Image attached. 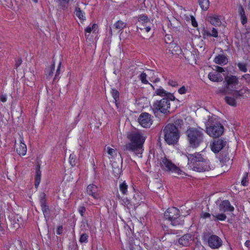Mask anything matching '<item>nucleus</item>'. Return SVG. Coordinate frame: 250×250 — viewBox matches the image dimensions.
I'll return each instance as SVG.
<instances>
[{"instance_id": "412c9836", "label": "nucleus", "mask_w": 250, "mask_h": 250, "mask_svg": "<svg viewBox=\"0 0 250 250\" xmlns=\"http://www.w3.org/2000/svg\"><path fill=\"white\" fill-rule=\"evenodd\" d=\"M208 78L212 82H222L223 78L222 75L217 72H210L208 74Z\"/></svg>"}, {"instance_id": "4468645a", "label": "nucleus", "mask_w": 250, "mask_h": 250, "mask_svg": "<svg viewBox=\"0 0 250 250\" xmlns=\"http://www.w3.org/2000/svg\"><path fill=\"white\" fill-rule=\"evenodd\" d=\"M227 144V142L222 139L214 141L210 145L211 150L214 153L219 152Z\"/></svg>"}, {"instance_id": "0e129e2a", "label": "nucleus", "mask_w": 250, "mask_h": 250, "mask_svg": "<svg viewBox=\"0 0 250 250\" xmlns=\"http://www.w3.org/2000/svg\"><path fill=\"white\" fill-rule=\"evenodd\" d=\"M63 228L62 226H60L57 228L56 233L58 235H60L62 233Z\"/></svg>"}, {"instance_id": "39448f33", "label": "nucleus", "mask_w": 250, "mask_h": 250, "mask_svg": "<svg viewBox=\"0 0 250 250\" xmlns=\"http://www.w3.org/2000/svg\"><path fill=\"white\" fill-rule=\"evenodd\" d=\"M165 141L168 145L176 144L180 138L178 128L174 124H168L163 129Z\"/></svg>"}, {"instance_id": "37998d69", "label": "nucleus", "mask_w": 250, "mask_h": 250, "mask_svg": "<svg viewBox=\"0 0 250 250\" xmlns=\"http://www.w3.org/2000/svg\"><path fill=\"white\" fill-rule=\"evenodd\" d=\"M40 203L41 207L46 206V199L45 195L44 193H42L40 195Z\"/></svg>"}, {"instance_id": "dca6fc26", "label": "nucleus", "mask_w": 250, "mask_h": 250, "mask_svg": "<svg viewBox=\"0 0 250 250\" xmlns=\"http://www.w3.org/2000/svg\"><path fill=\"white\" fill-rule=\"evenodd\" d=\"M202 33L203 38L205 39L211 37L214 38H217L218 37V31L214 27H204L202 29Z\"/></svg>"}, {"instance_id": "0eeeda50", "label": "nucleus", "mask_w": 250, "mask_h": 250, "mask_svg": "<svg viewBox=\"0 0 250 250\" xmlns=\"http://www.w3.org/2000/svg\"><path fill=\"white\" fill-rule=\"evenodd\" d=\"M137 30L138 33L149 32L152 26L149 19L145 15H140L137 17V21L135 22Z\"/></svg>"}, {"instance_id": "774afa93", "label": "nucleus", "mask_w": 250, "mask_h": 250, "mask_svg": "<svg viewBox=\"0 0 250 250\" xmlns=\"http://www.w3.org/2000/svg\"><path fill=\"white\" fill-rule=\"evenodd\" d=\"M247 43H248V42H247ZM248 48H250V44H248L247 45L244 44V46H243V48L244 52L249 51Z\"/></svg>"}, {"instance_id": "f704fd0d", "label": "nucleus", "mask_w": 250, "mask_h": 250, "mask_svg": "<svg viewBox=\"0 0 250 250\" xmlns=\"http://www.w3.org/2000/svg\"><path fill=\"white\" fill-rule=\"evenodd\" d=\"M180 23L175 18L172 19L171 20H169V23H168V26H170L173 28H177L179 26Z\"/></svg>"}, {"instance_id": "ea45409f", "label": "nucleus", "mask_w": 250, "mask_h": 250, "mask_svg": "<svg viewBox=\"0 0 250 250\" xmlns=\"http://www.w3.org/2000/svg\"><path fill=\"white\" fill-rule=\"evenodd\" d=\"M111 93L114 100H115V103L117 105V102L119 98V93L116 89H112Z\"/></svg>"}, {"instance_id": "20e7f679", "label": "nucleus", "mask_w": 250, "mask_h": 250, "mask_svg": "<svg viewBox=\"0 0 250 250\" xmlns=\"http://www.w3.org/2000/svg\"><path fill=\"white\" fill-rule=\"evenodd\" d=\"M175 100V97L173 94H168L167 98H163L160 100L155 102L151 106L153 113L155 114L159 111L166 114L170 112V102Z\"/></svg>"}, {"instance_id": "c9c22d12", "label": "nucleus", "mask_w": 250, "mask_h": 250, "mask_svg": "<svg viewBox=\"0 0 250 250\" xmlns=\"http://www.w3.org/2000/svg\"><path fill=\"white\" fill-rule=\"evenodd\" d=\"M41 207L44 218L47 220L49 218L50 210L49 207L47 205Z\"/></svg>"}, {"instance_id": "8fccbe9b", "label": "nucleus", "mask_w": 250, "mask_h": 250, "mask_svg": "<svg viewBox=\"0 0 250 250\" xmlns=\"http://www.w3.org/2000/svg\"><path fill=\"white\" fill-rule=\"evenodd\" d=\"M78 211L80 213L82 216H83V213L85 212L86 209L83 206H80L78 208Z\"/></svg>"}, {"instance_id": "680f3d73", "label": "nucleus", "mask_w": 250, "mask_h": 250, "mask_svg": "<svg viewBox=\"0 0 250 250\" xmlns=\"http://www.w3.org/2000/svg\"><path fill=\"white\" fill-rule=\"evenodd\" d=\"M201 217H202L203 218H208L210 216V214L208 213V212H202L201 213Z\"/></svg>"}, {"instance_id": "e433bc0d", "label": "nucleus", "mask_w": 250, "mask_h": 250, "mask_svg": "<svg viewBox=\"0 0 250 250\" xmlns=\"http://www.w3.org/2000/svg\"><path fill=\"white\" fill-rule=\"evenodd\" d=\"M226 102L229 105L232 106H236V103L234 98H232L229 96H226L225 98Z\"/></svg>"}, {"instance_id": "cd10ccee", "label": "nucleus", "mask_w": 250, "mask_h": 250, "mask_svg": "<svg viewBox=\"0 0 250 250\" xmlns=\"http://www.w3.org/2000/svg\"><path fill=\"white\" fill-rule=\"evenodd\" d=\"M167 44V49H168L169 52L171 54H173L174 52H176L179 49V47L174 42H169Z\"/></svg>"}, {"instance_id": "864d4df0", "label": "nucleus", "mask_w": 250, "mask_h": 250, "mask_svg": "<svg viewBox=\"0 0 250 250\" xmlns=\"http://www.w3.org/2000/svg\"><path fill=\"white\" fill-rule=\"evenodd\" d=\"M238 12H239L240 17L245 15V10L242 5L239 6V9H238Z\"/></svg>"}, {"instance_id": "338daca9", "label": "nucleus", "mask_w": 250, "mask_h": 250, "mask_svg": "<svg viewBox=\"0 0 250 250\" xmlns=\"http://www.w3.org/2000/svg\"><path fill=\"white\" fill-rule=\"evenodd\" d=\"M243 78L245 79L247 82H250V75L249 74H245L243 76Z\"/></svg>"}, {"instance_id": "72a5a7b5", "label": "nucleus", "mask_w": 250, "mask_h": 250, "mask_svg": "<svg viewBox=\"0 0 250 250\" xmlns=\"http://www.w3.org/2000/svg\"><path fill=\"white\" fill-rule=\"evenodd\" d=\"M128 186L125 181L121 183L119 185V189L121 192L124 194L126 195L127 192Z\"/></svg>"}, {"instance_id": "79ce46f5", "label": "nucleus", "mask_w": 250, "mask_h": 250, "mask_svg": "<svg viewBox=\"0 0 250 250\" xmlns=\"http://www.w3.org/2000/svg\"><path fill=\"white\" fill-rule=\"evenodd\" d=\"M237 66L239 70L243 72L247 71V64L243 62H239L237 63Z\"/></svg>"}, {"instance_id": "5701e85b", "label": "nucleus", "mask_w": 250, "mask_h": 250, "mask_svg": "<svg viewBox=\"0 0 250 250\" xmlns=\"http://www.w3.org/2000/svg\"><path fill=\"white\" fill-rule=\"evenodd\" d=\"M73 0H54V1L58 4V7L63 10L66 9L70 1Z\"/></svg>"}, {"instance_id": "58836bf2", "label": "nucleus", "mask_w": 250, "mask_h": 250, "mask_svg": "<svg viewBox=\"0 0 250 250\" xmlns=\"http://www.w3.org/2000/svg\"><path fill=\"white\" fill-rule=\"evenodd\" d=\"M88 235L83 233L81 234L79 242L81 243H86L88 242Z\"/></svg>"}, {"instance_id": "f257e3e1", "label": "nucleus", "mask_w": 250, "mask_h": 250, "mask_svg": "<svg viewBox=\"0 0 250 250\" xmlns=\"http://www.w3.org/2000/svg\"><path fill=\"white\" fill-rule=\"evenodd\" d=\"M127 138L130 142L124 146V150L132 151L139 157H142L143 146L146 140L144 134L138 130L132 131L127 133Z\"/></svg>"}, {"instance_id": "6ab92c4d", "label": "nucleus", "mask_w": 250, "mask_h": 250, "mask_svg": "<svg viewBox=\"0 0 250 250\" xmlns=\"http://www.w3.org/2000/svg\"><path fill=\"white\" fill-rule=\"evenodd\" d=\"M219 209L221 212H225L226 211H232L234 208L230 205L228 200H224L221 202L219 205Z\"/></svg>"}, {"instance_id": "09e8293b", "label": "nucleus", "mask_w": 250, "mask_h": 250, "mask_svg": "<svg viewBox=\"0 0 250 250\" xmlns=\"http://www.w3.org/2000/svg\"><path fill=\"white\" fill-rule=\"evenodd\" d=\"M75 157L74 154H71L69 156V163L72 166L75 165Z\"/></svg>"}, {"instance_id": "c85d7f7f", "label": "nucleus", "mask_w": 250, "mask_h": 250, "mask_svg": "<svg viewBox=\"0 0 250 250\" xmlns=\"http://www.w3.org/2000/svg\"><path fill=\"white\" fill-rule=\"evenodd\" d=\"M216 93L218 95H224L226 94H231V92H229L227 86L225 85L224 87L218 88L216 91Z\"/></svg>"}, {"instance_id": "473e14b6", "label": "nucleus", "mask_w": 250, "mask_h": 250, "mask_svg": "<svg viewBox=\"0 0 250 250\" xmlns=\"http://www.w3.org/2000/svg\"><path fill=\"white\" fill-rule=\"evenodd\" d=\"M212 216L213 218V220L214 221L219 220V221H224L226 220L227 218L226 215L224 213L220 214H212Z\"/></svg>"}, {"instance_id": "423d86ee", "label": "nucleus", "mask_w": 250, "mask_h": 250, "mask_svg": "<svg viewBox=\"0 0 250 250\" xmlns=\"http://www.w3.org/2000/svg\"><path fill=\"white\" fill-rule=\"evenodd\" d=\"M179 210L176 208H168L164 213V217L173 226L183 225L184 223L183 217L180 215Z\"/></svg>"}, {"instance_id": "ddd939ff", "label": "nucleus", "mask_w": 250, "mask_h": 250, "mask_svg": "<svg viewBox=\"0 0 250 250\" xmlns=\"http://www.w3.org/2000/svg\"><path fill=\"white\" fill-rule=\"evenodd\" d=\"M5 250H22V245L20 240H10L5 246Z\"/></svg>"}, {"instance_id": "bb28decb", "label": "nucleus", "mask_w": 250, "mask_h": 250, "mask_svg": "<svg viewBox=\"0 0 250 250\" xmlns=\"http://www.w3.org/2000/svg\"><path fill=\"white\" fill-rule=\"evenodd\" d=\"M209 21L211 24L215 26H219L221 24V20L218 16L209 17Z\"/></svg>"}, {"instance_id": "4be33fe9", "label": "nucleus", "mask_w": 250, "mask_h": 250, "mask_svg": "<svg viewBox=\"0 0 250 250\" xmlns=\"http://www.w3.org/2000/svg\"><path fill=\"white\" fill-rule=\"evenodd\" d=\"M214 62L220 65H224L228 62V59L224 55H219L214 58Z\"/></svg>"}, {"instance_id": "7c9ffc66", "label": "nucleus", "mask_w": 250, "mask_h": 250, "mask_svg": "<svg viewBox=\"0 0 250 250\" xmlns=\"http://www.w3.org/2000/svg\"><path fill=\"white\" fill-rule=\"evenodd\" d=\"M74 13L75 15L81 20H85L84 13L83 12L79 7L75 8Z\"/></svg>"}, {"instance_id": "2eb2a0df", "label": "nucleus", "mask_w": 250, "mask_h": 250, "mask_svg": "<svg viewBox=\"0 0 250 250\" xmlns=\"http://www.w3.org/2000/svg\"><path fill=\"white\" fill-rule=\"evenodd\" d=\"M87 194L92 196L94 199L98 200L100 198L98 188L95 185H89L86 188Z\"/></svg>"}, {"instance_id": "4c0bfd02", "label": "nucleus", "mask_w": 250, "mask_h": 250, "mask_svg": "<svg viewBox=\"0 0 250 250\" xmlns=\"http://www.w3.org/2000/svg\"><path fill=\"white\" fill-rule=\"evenodd\" d=\"M55 69V63L54 62L51 64V65L46 69V75L48 77H51L53 74V71Z\"/></svg>"}, {"instance_id": "a18cd8bd", "label": "nucleus", "mask_w": 250, "mask_h": 250, "mask_svg": "<svg viewBox=\"0 0 250 250\" xmlns=\"http://www.w3.org/2000/svg\"><path fill=\"white\" fill-rule=\"evenodd\" d=\"M18 219L15 218L11 220V223L13 228L18 229L20 227L19 223L18 222Z\"/></svg>"}, {"instance_id": "e2e57ef3", "label": "nucleus", "mask_w": 250, "mask_h": 250, "mask_svg": "<svg viewBox=\"0 0 250 250\" xmlns=\"http://www.w3.org/2000/svg\"><path fill=\"white\" fill-rule=\"evenodd\" d=\"M191 23L193 26L194 27H197L198 25V23L196 22L195 19L193 16H191Z\"/></svg>"}, {"instance_id": "6e6d98bb", "label": "nucleus", "mask_w": 250, "mask_h": 250, "mask_svg": "<svg viewBox=\"0 0 250 250\" xmlns=\"http://www.w3.org/2000/svg\"><path fill=\"white\" fill-rule=\"evenodd\" d=\"M165 41L167 44H168L169 42H173L172 38L169 35H166L165 37Z\"/></svg>"}, {"instance_id": "de8ad7c7", "label": "nucleus", "mask_w": 250, "mask_h": 250, "mask_svg": "<svg viewBox=\"0 0 250 250\" xmlns=\"http://www.w3.org/2000/svg\"><path fill=\"white\" fill-rule=\"evenodd\" d=\"M241 184L244 186H247L248 185V173H246L244 175L241 181Z\"/></svg>"}, {"instance_id": "052dcab7", "label": "nucleus", "mask_w": 250, "mask_h": 250, "mask_svg": "<svg viewBox=\"0 0 250 250\" xmlns=\"http://www.w3.org/2000/svg\"><path fill=\"white\" fill-rule=\"evenodd\" d=\"M214 70H215L216 71V72L217 73H222L224 71V69L223 67L218 66H215Z\"/></svg>"}, {"instance_id": "a211bd4d", "label": "nucleus", "mask_w": 250, "mask_h": 250, "mask_svg": "<svg viewBox=\"0 0 250 250\" xmlns=\"http://www.w3.org/2000/svg\"><path fill=\"white\" fill-rule=\"evenodd\" d=\"M193 237L191 234L187 233L180 237L178 240V243L183 246H188L192 243Z\"/></svg>"}, {"instance_id": "69168bd1", "label": "nucleus", "mask_w": 250, "mask_h": 250, "mask_svg": "<svg viewBox=\"0 0 250 250\" xmlns=\"http://www.w3.org/2000/svg\"><path fill=\"white\" fill-rule=\"evenodd\" d=\"M7 100L6 95L5 94H1L0 95V101L3 103H4Z\"/></svg>"}, {"instance_id": "9d476101", "label": "nucleus", "mask_w": 250, "mask_h": 250, "mask_svg": "<svg viewBox=\"0 0 250 250\" xmlns=\"http://www.w3.org/2000/svg\"><path fill=\"white\" fill-rule=\"evenodd\" d=\"M224 83L229 92H231L232 94L237 88V86L239 84L238 78L233 75L227 76L225 78Z\"/></svg>"}, {"instance_id": "4d7b16f0", "label": "nucleus", "mask_w": 250, "mask_h": 250, "mask_svg": "<svg viewBox=\"0 0 250 250\" xmlns=\"http://www.w3.org/2000/svg\"><path fill=\"white\" fill-rule=\"evenodd\" d=\"M41 172L39 170L37 171L36 175L35 176V181H41Z\"/></svg>"}, {"instance_id": "f3484780", "label": "nucleus", "mask_w": 250, "mask_h": 250, "mask_svg": "<svg viewBox=\"0 0 250 250\" xmlns=\"http://www.w3.org/2000/svg\"><path fill=\"white\" fill-rule=\"evenodd\" d=\"M126 26V23L121 20L118 21L116 22L112 27H110V32L111 34L113 32L119 33Z\"/></svg>"}, {"instance_id": "393cba45", "label": "nucleus", "mask_w": 250, "mask_h": 250, "mask_svg": "<svg viewBox=\"0 0 250 250\" xmlns=\"http://www.w3.org/2000/svg\"><path fill=\"white\" fill-rule=\"evenodd\" d=\"M123 204L128 209H130L131 208L135 209L136 205H137L138 203H133L132 201H130L128 198H125L123 199Z\"/></svg>"}, {"instance_id": "f03ea898", "label": "nucleus", "mask_w": 250, "mask_h": 250, "mask_svg": "<svg viewBox=\"0 0 250 250\" xmlns=\"http://www.w3.org/2000/svg\"><path fill=\"white\" fill-rule=\"evenodd\" d=\"M187 157L188 167L192 170L202 172L209 171L212 168L209 160L201 152L188 154Z\"/></svg>"}, {"instance_id": "603ef678", "label": "nucleus", "mask_w": 250, "mask_h": 250, "mask_svg": "<svg viewBox=\"0 0 250 250\" xmlns=\"http://www.w3.org/2000/svg\"><path fill=\"white\" fill-rule=\"evenodd\" d=\"M168 84L173 87H175L178 85V83L173 80H169L168 81Z\"/></svg>"}, {"instance_id": "5fc2aeb1", "label": "nucleus", "mask_w": 250, "mask_h": 250, "mask_svg": "<svg viewBox=\"0 0 250 250\" xmlns=\"http://www.w3.org/2000/svg\"><path fill=\"white\" fill-rule=\"evenodd\" d=\"M187 88L184 86H182L178 89V92L180 94H185L187 92Z\"/></svg>"}, {"instance_id": "a878e982", "label": "nucleus", "mask_w": 250, "mask_h": 250, "mask_svg": "<svg viewBox=\"0 0 250 250\" xmlns=\"http://www.w3.org/2000/svg\"><path fill=\"white\" fill-rule=\"evenodd\" d=\"M247 91V88H243L239 90H235L232 94L235 98H238L240 97H245Z\"/></svg>"}, {"instance_id": "1a4fd4ad", "label": "nucleus", "mask_w": 250, "mask_h": 250, "mask_svg": "<svg viewBox=\"0 0 250 250\" xmlns=\"http://www.w3.org/2000/svg\"><path fill=\"white\" fill-rule=\"evenodd\" d=\"M206 131L210 137H219L224 132V127L221 124H216L207 127Z\"/></svg>"}, {"instance_id": "b1692460", "label": "nucleus", "mask_w": 250, "mask_h": 250, "mask_svg": "<svg viewBox=\"0 0 250 250\" xmlns=\"http://www.w3.org/2000/svg\"><path fill=\"white\" fill-rule=\"evenodd\" d=\"M155 90V94L164 97V98H167L168 96V94H172L170 93L167 92V91L165 90L161 86H160L159 88H156L154 90Z\"/></svg>"}, {"instance_id": "aec40b11", "label": "nucleus", "mask_w": 250, "mask_h": 250, "mask_svg": "<svg viewBox=\"0 0 250 250\" xmlns=\"http://www.w3.org/2000/svg\"><path fill=\"white\" fill-rule=\"evenodd\" d=\"M20 144L16 148L17 153L20 155L24 156L27 151V147L26 145L23 143V138L20 136Z\"/></svg>"}, {"instance_id": "c03bdc74", "label": "nucleus", "mask_w": 250, "mask_h": 250, "mask_svg": "<svg viewBox=\"0 0 250 250\" xmlns=\"http://www.w3.org/2000/svg\"><path fill=\"white\" fill-rule=\"evenodd\" d=\"M220 161L222 163H226V162H228L229 161V158L228 156V154L226 153L225 154L224 157L221 156V157H220Z\"/></svg>"}, {"instance_id": "bf43d9fd", "label": "nucleus", "mask_w": 250, "mask_h": 250, "mask_svg": "<svg viewBox=\"0 0 250 250\" xmlns=\"http://www.w3.org/2000/svg\"><path fill=\"white\" fill-rule=\"evenodd\" d=\"M107 149L108 154L111 156H113L114 153L115 152V150L113 148H110L109 147H107Z\"/></svg>"}, {"instance_id": "9b49d317", "label": "nucleus", "mask_w": 250, "mask_h": 250, "mask_svg": "<svg viewBox=\"0 0 250 250\" xmlns=\"http://www.w3.org/2000/svg\"><path fill=\"white\" fill-rule=\"evenodd\" d=\"M138 122L144 127H149L152 124L151 115L146 112L141 114Z\"/></svg>"}, {"instance_id": "6e6552de", "label": "nucleus", "mask_w": 250, "mask_h": 250, "mask_svg": "<svg viewBox=\"0 0 250 250\" xmlns=\"http://www.w3.org/2000/svg\"><path fill=\"white\" fill-rule=\"evenodd\" d=\"M161 167L167 171L175 172L178 174H181L182 171L172 162L166 157L161 158L160 161Z\"/></svg>"}, {"instance_id": "7ed1b4c3", "label": "nucleus", "mask_w": 250, "mask_h": 250, "mask_svg": "<svg viewBox=\"0 0 250 250\" xmlns=\"http://www.w3.org/2000/svg\"><path fill=\"white\" fill-rule=\"evenodd\" d=\"M186 133L191 147L197 148L204 141V130L201 128L189 127Z\"/></svg>"}, {"instance_id": "49530a36", "label": "nucleus", "mask_w": 250, "mask_h": 250, "mask_svg": "<svg viewBox=\"0 0 250 250\" xmlns=\"http://www.w3.org/2000/svg\"><path fill=\"white\" fill-rule=\"evenodd\" d=\"M138 248H140V247L134 245L132 243H129L126 247L127 250H136Z\"/></svg>"}, {"instance_id": "3c124183", "label": "nucleus", "mask_w": 250, "mask_h": 250, "mask_svg": "<svg viewBox=\"0 0 250 250\" xmlns=\"http://www.w3.org/2000/svg\"><path fill=\"white\" fill-rule=\"evenodd\" d=\"M240 20H241V23L243 25H244L245 24H246L247 23V18L246 14L244 16H241Z\"/></svg>"}, {"instance_id": "13d9d810", "label": "nucleus", "mask_w": 250, "mask_h": 250, "mask_svg": "<svg viewBox=\"0 0 250 250\" xmlns=\"http://www.w3.org/2000/svg\"><path fill=\"white\" fill-rule=\"evenodd\" d=\"M61 62H60L59 64V65L58 66V68H57V71H56V74H55V77H54V80H56L57 79L58 77L59 76L60 73V67H61Z\"/></svg>"}, {"instance_id": "2f4dec72", "label": "nucleus", "mask_w": 250, "mask_h": 250, "mask_svg": "<svg viewBox=\"0 0 250 250\" xmlns=\"http://www.w3.org/2000/svg\"><path fill=\"white\" fill-rule=\"evenodd\" d=\"M199 4L203 10H207L209 5V0H198Z\"/></svg>"}, {"instance_id": "f8f14e48", "label": "nucleus", "mask_w": 250, "mask_h": 250, "mask_svg": "<svg viewBox=\"0 0 250 250\" xmlns=\"http://www.w3.org/2000/svg\"><path fill=\"white\" fill-rule=\"evenodd\" d=\"M222 240L216 235H211L208 239V244L213 249L219 248L222 245Z\"/></svg>"}, {"instance_id": "c756f323", "label": "nucleus", "mask_w": 250, "mask_h": 250, "mask_svg": "<svg viewBox=\"0 0 250 250\" xmlns=\"http://www.w3.org/2000/svg\"><path fill=\"white\" fill-rule=\"evenodd\" d=\"M147 75L146 73L142 72L141 73L139 77L140 80L141 81L142 83L144 84H149L150 85L152 88L154 90V86L151 83H148V81L146 80Z\"/></svg>"}, {"instance_id": "a19ab883", "label": "nucleus", "mask_w": 250, "mask_h": 250, "mask_svg": "<svg viewBox=\"0 0 250 250\" xmlns=\"http://www.w3.org/2000/svg\"><path fill=\"white\" fill-rule=\"evenodd\" d=\"M150 74H152V76L151 77L149 78V80L150 82H153L154 83H158L160 82V79L158 77H156L154 75V72L153 70H149Z\"/></svg>"}]
</instances>
